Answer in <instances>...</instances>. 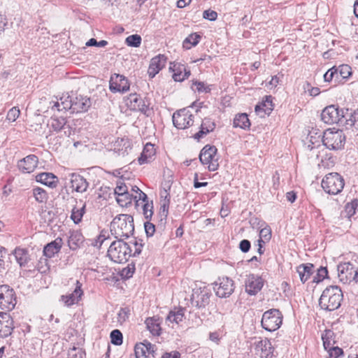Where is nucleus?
I'll return each instance as SVG.
<instances>
[{
	"instance_id": "f257e3e1",
	"label": "nucleus",
	"mask_w": 358,
	"mask_h": 358,
	"mask_svg": "<svg viewBox=\"0 0 358 358\" xmlns=\"http://www.w3.org/2000/svg\"><path fill=\"white\" fill-rule=\"evenodd\" d=\"M51 106L52 110L67 111L71 110L72 113H81L87 111L90 106V98L78 94H63L59 99L52 101Z\"/></svg>"
},
{
	"instance_id": "f03ea898",
	"label": "nucleus",
	"mask_w": 358,
	"mask_h": 358,
	"mask_svg": "<svg viewBox=\"0 0 358 358\" xmlns=\"http://www.w3.org/2000/svg\"><path fill=\"white\" fill-rule=\"evenodd\" d=\"M110 233L117 239L127 238L134 231L133 217L127 214L117 215L110 223Z\"/></svg>"
},
{
	"instance_id": "7ed1b4c3",
	"label": "nucleus",
	"mask_w": 358,
	"mask_h": 358,
	"mask_svg": "<svg viewBox=\"0 0 358 358\" xmlns=\"http://www.w3.org/2000/svg\"><path fill=\"white\" fill-rule=\"evenodd\" d=\"M343 292L336 285L327 287L320 296L319 305L322 309L333 311L341 306L343 300Z\"/></svg>"
},
{
	"instance_id": "20e7f679",
	"label": "nucleus",
	"mask_w": 358,
	"mask_h": 358,
	"mask_svg": "<svg viewBox=\"0 0 358 358\" xmlns=\"http://www.w3.org/2000/svg\"><path fill=\"white\" fill-rule=\"evenodd\" d=\"M131 246L123 240L117 239L110 245L108 250V257L114 262L122 264L128 261L131 257Z\"/></svg>"
},
{
	"instance_id": "39448f33",
	"label": "nucleus",
	"mask_w": 358,
	"mask_h": 358,
	"mask_svg": "<svg viewBox=\"0 0 358 358\" xmlns=\"http://www.w3.org/2000/svg\"><path fill=\"white\" fill-rule=\"evenodd\" d=\"M345 142V136L342 130L329 129L323 133L322 143L329 150H340Z\"/></svg>"
},
{
	"instance_id": "423d86ee",
	"label": "nucleus",
	"mask_w": 358,
	"mask_h": 358,
	"mask_svg": "<svg viewBox=\"0 0 358 358\" xmlns=\"http://www.w3.org/2000/svg\"><path fill=\"white\" fill-rule=\"evenodd\" d=\"M344 179L338 173L327 174L322 181L323 189L329 194H338L343 189Z\"/></svg>"
},
{
	"instance_id": "0eeeda50",
	"label": "nucleus",
	"mask_w": 358,
	"mask_h": 358,
	"mask_svg": "<svg viewBox=\"0 0 358 358\" xmlns=\"http://www.w3.org/2000/svg\"><path fill=\"white\" fill-rule=\"evenodd\" d=\"M282 322V315L278 309L273 308L266 311L262 318V326L268 331L280 328Z\"/></svg>"
},
{
	"instance_id": "6e6552de",
	"label": "nucleus",
	"mask_w": 358,
	"mask_h": 358,
	"mask_svg": "<svg viewBox=\"0 0 358 358\" xmlns=\"http://www.w3.org/2000/svg\"><path fill=\"white\" fill-rule=\"evenodd\" d=\"M321 119L326 124H343L348 121L343 109L339 110L334 105L327 106L321 113Z\"/></svg>"
},
{
	"instance_id": "1a4fd4ad",
	"label": "nucleus",
	"mask_w": 358,
	"mask_h": 358,
	"mask_svg": "<svg viewBox=\"0 0 358 358\" xmlns=\"http://www.w3.org/2000/svg\"><path fill=\"white\" fill-rule=\"evenodd\" d=\"M217 148L214 145H206L201 150L199 160L203 165H208V170L215 171L218 169V157Z\"/></svg>"
},
{
	"instance_id": "9d476101",
	"label": "nucleus",
	"mask_w": 358,
	"mask_h": 358,
	"mask_svg": "<svg viewBox=\"0 0 358 358\" xmlns=\"http://www.w3.org/2000/svg\"><path fill=\"white\" fill-rule=\"evenodd\" d=\"M17 303L16 295L13 289L7 285L0 286V308L8 311L12 310Z\"/></svg>"
},
{
	"instance_id": "9b49d317",
	"label": "nucleus",
	"mask_w": 358,
	"mask_h": 358,
	"mask_svg": "<svg viewBox=\"0 0 358 358\" xmlns=\"http://www.w3.org/2000/svg\"><path fill=\"white\" fill-rule=\"evenodd\" d=\"M210 289L206 287H199L193 289L191 302L193 306L201 308L206 307L210 302Z\"/></svg>"
},
{
	"instance_id": "f8f14e48",
	"label": "nucleus",
	"mask_w": 358,
	"mask_h": 358,
	"mask_svg": "<svg viewBox=\"0 0 358 358\" xmlns=\"http://www.w3.org/2000/svg\"><path fill=\"white\" fill-rule=\"evenodd\" d=\"M126 104L132 110L140 111L146 115H149L150 110L149 101L143 99L139 94H131L126 99Z\"/></svg>"
},
{
	"instance_id": "ddd939ff",
	"label": "nucleus",
	"mask_w": 358,
	"mask_h": 358,
	"mask_svg": "<svg viewBox=\"0 0 358 358\" xmlns=\"http://www.w3.org/2000/svg\"><path fill=\"white\" fill-rule=\"evenodd\" d=\"M172 119L174 126L179 129L188 128L194 123L193 115L187 108H182L175 112Z\"/></svg>"
},
{
	"instance_id": "4468645a",
	"label": "nucleus",
	"mask_w": 358,
	"mask_h": 358,
	"mask_svg": "<svg viewBox=\"0 0 358 358\" xmlns=\"http://www.w3.org/2000/svg\"><path fill=\"white\" fill-rule=\"evenodd\" d=\"M130 82L123 75L113 73L109 80V90L113 93L124 94L129 90Z\"/></svg>"
},
{
	"instance_id": "2eb2a0df",
	"label": "nucleus",
	"mask_w": 358,
	"mask_h": 358,
	"mask_svg": "<svg viewBox=\"0 0 358 358\" xmlns=\"http://www.w3.org/2000/svg\"><path fill=\"white\" fill-rule=\"evenodd\" d=\"M234 282L228 277L219 278L214 283L213 289L220 298L229 297L234 291Z\"/></svg>"
},
{
	"instance_id": "dca6fc26",
	"label": "nucleus",
	"mask_w": 358,
	"mask_h": 358,
	"mask_svg": "<svg viewBox=\"0 0 358 358\" xmlns=\"http://www.w3.org/2000/svg\"><path fill=\"white\" fill-rule=\"evenodd\" d=\"M337 270L340 280L343 283L348 282L351 279H355L358 275V271L355 270L353 265L350 262L340 264Z\"/></svg>"
},
{
	"instance_id": "f3484780",
	"label": "nucleus",
	"mask_w": 358,
	"mask_h": 358,
	"mask_svg": "<svg viewBox=\"0 0 358 358\" xmlns=\"http://www.w3.org/2000/svg\"><path fill=\"white\" fill-rule=\"evenodd\" d=\"M14 322L10 314L0 313V337L6 338L11 335L14 329Z\"/></svg>"
},
{
	"instance_id": "a211bd4d",
	"label": "nucleus",
	"mask_w": 358,
	"mask_h": 358,
	"mask_svg": "<svg viewBox=\"0 0 358 358\" xmlns=\"http://www.w3.org/2000/svg\"><path fill=\"white\" fill-rule=\"evenodd\" d=\"M156 346L148 341L136 345L134 352L136 358H150L155 357Z\"/></svg>"
},
{
	"instance_id": "6ab92c4d",
	"label": "nucleus",
	"mask_w": 358,
	"mask_h": 358,
	"mask_svg": "<svg viewBox=\"0 0 358 358\" xmlns=\"http://www.w3.org/2000/svg\"><path fill=\"white\" fill-rule=\"evenodd\" d=\"M263 279L255 274H250L245 280V291L250 295H255L262 288Z\"/></svg>"
},
{
	"instance_id": "aec40b11",
	"label": "nucleus",
	"mask_w": 358,
	"mask_h": 358,
	"mask_svg": "<svg viewBox=\"0 0 358 358\" xmlns=\"http://www.w3.org/2000/svg\"><path fill=\"white\" fill-rule=\"evenodd\" d=\"M81 287L82 283H80L78 280H76V288L73 292L69 294L62 295L61 296V301L64 302L65 306L69 307L78 303V301L81 299L82 296L83 295V291Z\"/></svg>"
},
{
	"instance_id": "412c9836",
	"label": "nucleus",
	"mask_w": 358,
	"mask_h": 358,
	"mask_svg": "<svg viewBox=\"0 0 358 358\" xmlns=\"http://www.w3.org/2000/svg\"><path fill=\"white\" fill-rule=\"evenodd\" d=\"M166 57L164 55H158L153 57L150 62L148 70L149 76L154 78L166 65Z\"/></svg>"
},
{
	"instance_id": "4be33fe9",
	"label": "nucleus",
	"mask_w": 358,
	"mask_h": 358,
	"mask_svg": "<svg viewBox=\"0 0 358 358\" xmlns=\"http://www.w3.org/2000/svg\"><path fill=\"white\" fill-rule=\"evenodd\" d=\"M169 69L173 71V78L176 82H182L190 76V71L180 63H171Z\"/></svg>"
},
{
	"instance_id": "5701e85b",
	"label": "nucleus",
	"mask_w": 358,
	"mask_h": 358,
	"mask_svg": "<svg viewBox=\"0 0 358 358\" xmlns=\"http://www.w3.org/2000/svg\"><path fill=\"white\" fill-rule=\"evenodd\" d=\"M38 157L34 155H30L18 162V167L24 173H31L36 168Z\"/></svg>"
},
{
	"instance_id": "b1692460",
	"label": "nucleus",
	"mask_w": 358,
	"mask_h": 358,
	"mask_svg": "<svg viewBox=\"0 0 358 358\" xmlns=\"http://www.w3.org/2000/svg\"><path fill=\"white\" fill-rule=\"evenodd\" d=\"M70 182L71 188L77 192H85L89 186L87 181L81 176L77 173H70Z\"/></svg>"
},
{
	"instance_id": "393cba45",
	"label": "nucleus",
	"mask_w": 358,
	"mask_h": 358,
	"mask_svg": "<svg viewBox=\"0 0 358 358\" xmlns=\"http://www.w3.org/2000/svg\"><path fill=\"white\" fill-rule=\"evenodd\" d=\"M36 180L51 188L57 187L58 180L56 176L52 173L43 172L35 176Z\"/></svg>"
},
{
	"instance_id": "a878e982",
	"label": "nucleus",
	"mask_w": 358,
	"mask_h": 358,
	"mask_svg": "<svg viewBox=\"0 0 358 358\" xmlns=\"http://www.w3.org/2000/svg\"><path fill=\"white\" fill-rule=\"evenodd\" d=\"M215 128V123L210 118L206 117L202 120L200 130L194 134V138L199 140Z\"/></svg>"
},
{
	"instance_id": "bb28decb",
	"label": "nucleus",
	"mask_w": 358,
	"mask_h": 358,
	"mask_svg": "<svg viewBox=\"0 0 358 358\" xmlns=\"http://www.w3.org/2000/svg\"><path fill=\"white\" fill-rule=\"evenodd\" d=\"M273 109L272 103V97L271 96H266L259 104L255 106V112L260 116L269 115Z\"/></svg>"
},
{
	"instance_id": "cd10ccee",
	"label": "nucleus",
	"mask_w": 358,
	"mask_h": 358,
	"mask_svg": "<svg viewBox=\"0 0 358 358\" xmlns=\"http://www.w3.org/2000/svg\"><path fill=\"white\" fill-rule=\"evenodd\" d=\"M256 350L259 352V356L261 358H270L273 352V348L270 342L267 339L260 341L257 345Z\"/></svg>"
},
{
	"instance_id": "c85d7f7f",
	"label": "nucleus",
	"mask_w": 358,
	"mask_h": 358,
	"mask_svg": "<svg viewBox=\"0 0 358 358\" xmlns=\"http://www.w3.org/2000/svg\"><path fill=\"white\" fill-rule=\"evenodd\" d=\"M62 245V240L60 238H56L54 241L47 244L44 249L43 253L47 257H52L55 254L59 252Z\"/></svg>"
},
{
	"instance_id": "c756f323",
	"label": "nucleus",
	"mask_w": 358,
	"mask_h": 358,
	"mask_svg": "<svg viewBox=\"0 0 358 358\" xmlns=\"http://www.w3.org/2000/svg\"><path fill=\"white\" fill-rule=\"evenodd\" d=\"M184 318V312L182 309L177 310H171L166 318V323L171 328L174 324H178Z\"/></svg>"
},
{
	"instance_id": "7c9ffc66",
	"label": "nucleus",
	"mask_w": 358,
	"mask_h": 358,
	"mask_svg": "<svg viewBox=\"0 0 358 358\" xmlns=\"http://www.w3.org/2000/svg\"><path fill=\"white\" fill-rule=\"evenodd\" d=\"M84 241L82 234L78 231L71 232L68 240V245L71 250L79 248Z\"/></svg>"
},
{
	"instance_id": "2f4dec72",
	"label": "nucleus",
	"mask_w": 358,
	"mask_h": 358,
	"mask_svg": "<svg viewBox=\"0 0 358 358\" xmlns=\"http://www.w3.org/2000/svg\"><path fill=\"white\" fill-rule=\"evenodd\" d=\"M155 154V149L154 145L151 143L145 144L141 156L138 157V163L143 164L150 162Z\"/></svg>"
},
{
	"instance_id": "473e14b6",
	"label": "nucleus",
	"mask_w": 358,
	"mask_h": 358,
	"mask_svg": "<svg viewBox=\"0 0 358 358\" xmlns=\"http://www.w3.org/2000/svg\"><path fill=\"white\" fill-rule=\"evenodd\" d=\"M170 194L165 187H162L160 190V210L161 213L165 217L167 216L170 204Z\"/></svg>"
},
{
	"instance_id": "72a5a7b5",
	"label": "nucleus",
	"mask_w": 358,
	"mask_h": 358,
	"mask_svg": "<svg viewBox=\"0 0 358 358\" xmlns=\"http://www.w3.org/2000/svg\"><path fill=\"white\" fill-rule=\"evenodd\" d=\"M297 273L301 281L304 283L313 273V265L312 264H301L297 267Z\"/></svg>"
},
{
	"instance_id": "f704fd0d",
	"label": "nucleus",
	"mask_w": 358,
	"mask_h": 358,
	"mask_svg": "<svg viewBox=\"0 0 358 358\" xmlns=\"http://www.w3.org/2000/svg\"><path fill=\"white\" fill-rule=\"evenodd\" d=\"M14 255L20 266H26L29 260L27 250L23 248H17L14 251Z\"/></svg>"
},
{
	"instance_id": "c9c22d12",
	"label": "nucleus",
	"mask_w": 358,
	"mask_h": 358,
	"mask_svg": "<svg viewBox=\"0 0 358 358\" xmlns=\"http://www.w3.org/2000/svg\"><path fill=\"white\" fill-rule=\"evenodd\" d=\"M250 126V122L246 113L236 115L234 119V127L241 129H247Z\"/></svg>"
},
{
	"instance_id": "e433bc0d",
	"label": "nucleus",
	"mask_w": 358,
	"mask_h": 358,
	"mask_svg": "<svg viewBox=\"0 0 358 358\" xmlns=\"http://www.w3.org/2000/svg\"><path fill=\"white\" fill-rule=\"evenodd\" d=\"M85 203H82L81 206H75L71 210V219L75 224H78L81 222L83 215L85 213Z\"/></svg>"
},
{
	"instance_id": "4c0bfd02",
	"label": "nucleus",
	"mask_w": 358,
	"mask_h": 358,
	"mask_svg": "<svg viewBox=\"0 0 358 358\" xmlns=\"http://www.w3.org/2000/svg\"><path fill=\"white\" fill-rule=\"evenodd\" d=\"M145 324L148 329L152 335L158 336L160 334L161 327L158 320L154 317L148 318L145 320Z\"/></svg>"
},
{
	"instance_id": "58836bf2",
	"label": "nucleus",
	"mask_w": 358,
	"mask_h": 358,
	"mask_svg": "<svg viewBox=\"0 0 358 358\" xmlns=\"http://www.w3.org/2000/svg\"><path fill=\"white\" fill-rule=\"evenodd\" d=\"M66 123V120L64 117H57L53 116L51 117V119L48 123V125H50V128L53 131L58 132L62 129V128L64 127Z\"/></svg>"
},
{
	"instance_id": "ea45409f",
	"label": "nucleus",
	"mask_w": 358,
	"mask_h": 358,
	"mask_svg": "<svg viewBox=\"0 0 358 358\" xmlns=\"http://www.w3.org/2000/svg\"><path fill=\"white\" fill-rule=\"evenodd\" d=\"M201 39V36L196 33L189 34L183 41L182 46L184 48L189 50L193 46H196Z\"/></svg>"
},
{
	"instance_id": "a19ab883",
	"label": "nucleus",
	"mask_w": 358,
	"mask_h": 358,
	"mask_svg": "<svg viewBox=\"0 0 358 358\" xmlns=\"http://www.w3.org/2000/svg\"><path fill=\"white\" fill-rule=\"evenodd\" d=\"M333 336L334 332L331 330H325L322 334L323 345L325 350L334 347Z\"/></svg>"
},
{
	"instance_id": "79ce46f5",
	"label": "nucleus",
	"mask_w": 358,
	"mask_h": 358,
	"mask_svg": "<svg viewBox=\"0 0 358 358\" xmlns=\"http://www.w3.org/2000/svg\"><path fill=\"white\" fill-rule=\"evenodd\" d=\"M32 195L38 203H45L48 199L46 191L38 187L32 189Z\"/></svg>"
},
{
	"instance_id": "37998d69",
	"label": "nucleus",
	"mask_w": 358,
	"mask_h": 358,
	"mask_svg": "<svg viewBox=\"0 0 358 358\" xmlns=\"http://www.w3.org/2000/svg\"><path fill=\"white\" fill-rule=\"evenodd\" d=\"M357 206L358 200L355 199L345 205V209L342 213L343 214L344 216L350 218L355 214V210Z\"/></svg>"
},
{
	"instance_id": "c03bdc74",
	"label": "nucleus",
	"mask_w": 358,
	"mask_h": 358,
	"mask_svg": "<svg viewBox=\"0 0 358 358\" xmlns=\"http://www.w3.org/2000/svg\"><path fill=\"white\" fill-rule=\"evenodd\" d=\"M109 238L108 233L106 231H102L101 234L92 241V245L100 248L103 243Z\"/></svg>"
},
{
	"instance_id": "a18cd8bd",
	"label": "nucleus",
	"mask_w": 358,
	"mask_h": 358,
	"mask_svg": "<svg viewBox=\"0 0 358 358\" xmlns=\"http://www.w3.org/2000/svg\"><path fill=\"white\" fill-rule=\"evenodd\" d=\"M336 74L340 78H348L352 73L351 67L347 64H343L336 68Z\"/></svg>"
},
{
	"instance_id": "49530a36",
	"label": "nucleus",
	"mask_w": 358,
	"mask_h": 358,
	"mask_svg": "<svg viewBox=\"0 0 358 358\" xmlns=\"http://www.w3.org/2000/svg\"><path fill=\"white\" fill-rule=\"evenodd\" d=\"M133 193L127 192L120 196H117L116 201L121 206H127L130 204L133 200Z\"/></svg>"
},
{
	"instance_id": "de8ad7c7",
	"label": "nucleus",
	"mask_w": 358,
	"mask_h": 358,
	"mask_svg": "<svg viewBox=\"0 0 358 358\" xmlns=\"http://www.w3.org/2000/svg\"><path fill=\"white\" fill-rule=\"evenodd\" d=\"M271 238V229L268 226L263 227L259 231L258 243L268 242Z\"/></svg>"
},
{
	"instance_id": "09e8293b",
	"label": "nucleus",
	"mask_w": 358,
	"mask_h": 358,
	"mask_svg": "<svg viewBox=\"0 0 358 358\" xmlns=\"http://www.w3.org/2000/svg\"><path fill=\"white\" fill-rule=\"evenodd\" d=\"M141 43V37L139 35L134 34L126 38V43L131 47H139Z\"/></svg>"
},
{
	"instance_id": "8fccbe9b",
	"label": "nucleus",
	"mask_w": 358,
	"mask_h": 358,
	"mask_svg": "<svg viewBox=\"0 0 358 358\" xmlns=\"http://www.w3.org/2000/svg\"><path fill=\"white\" fill-rule=\"evenodd\" d=\"M143 208V213L146 219L150 218L153 214L152 208V202H149L148 200H147L145 202H143V203L141 204Z\"/></svg>"
},
{
	"instance_id": "3c124183",
	"label": "nucleus",
	"mask_w": 358,
	"mask_h": 358,
	"mask_svg": "<svg viewBox=\"0 0 358 358\" xmlns=\"http://www.w3.org/2000/svg\"><path fill=\"white\" fill-rule=\"evenodd\" d=\"M111 343L115 345H120L122 343V334L118 329H115L110 333Z\"/></svg>"
},
{
	"instance_id": "603ef678",
	"label": "nucleus",
	"mask_w": 358,
	"mask_h": 358,
	"mask_svg": "<svg viewBox=\"0 0 358 358\" xmlns=\"http://www.w3.org/2000/svg\"><path fill=\"white\" fill-rule=\"evenodd\" d=\"M328 352V357L326 358H339L343 355V350L337 346L326 350Z\"/></svg>"
},
{
	"instance_id": "864d4df0",
	"label": "nucleus",
	"mask_w": 358,
	"mask_h": 358,
	"mask_svg": "<svg viewBox=\"0 0 358 358\" xmlns=\"http://www.w3.org/2000/svg\"><path fill=\"white\" fill-rule=\"evenodd\" d=\"M327 275L328 271L327 268L320 267V268L317 270V273L316 276L314 277L313 282H320L322 281L324 278H326L327 277Z\"/></svg>"
},
{
	"instance_id": "5fc2aeb1",
	"label": "nucleus",
	"mask_w": 358,
	"mask_h": 358,
	"mask_svg": "<svg viewBox=\"0 0 358 358\" xmlns=\"http://www.w3.org/2000/svg\"><path fill=\"white\" fill-rule=\"evenodd\" d=\"M336 67L334 66L329 69L324 75V80L326 82H330L335 77L336 80H338V76H337L336 73Z\"/></svg>"
},
{
	"instance_id": "6e6d98bb",
	"label": "nucleus",
	"mask_w": 358,
	"mask_h": 358,
	"mask_svg": "<svg viewBox=\"0 0 358 358\" xmlns=\"http://www.w3.org/2000/svg\"><path fill=\"white\" fill-rule=\"evenodd\" d=\"M133 199L135 200L136 203V206H140V204L143 203L148 200V196L146 194H145L142 190L138 192V194H133Z\"/></svg>"
},
{
	"instance_id": "4d7b16f0",
	"label": "nucleus",
	"mask_w": 358,
	"mask_h": 358,
	"mask_svg": "<svg viewBox=\"0 0 358 358\" xmlns=\"http://www.w3.org/2000/svg\"><path fill=\"white\" fill-rule=\"evenodd\" d=\"M20 113V110L17 107H13L8 112L6 118L9 121L14 122L19 117Z\"/></svg>"
},
{
	"instance_id": "13d9d810",
	"label": "nucleus",
	"mask_w": 358,
	"mask_h": 358,
	"mask_svg": "<svg viewBox=\"0 0 358 358\" xmlns=\"http://www.w3.org/2000/svg\"><path fill=\"white\" fill-rule=\"evenodd\" d=\"M346 124L353 126L355 129H358V110L355 111L354 114H350V117L345 122Z\"/></svg>"
},
{
	"instance_id": "bf43d9fd",
	"label": "nucleus",
	"mask_w": 358,
	"mask_h": 358,
	"mask_svg": "<svg viewBox=\"0 0 358 358\" xmlns=\"http://www.w3.org/2000/svg\"><path fill=\"white\" fill-rule=\"evenodd\" d=\"M203 17L210 21H214L217 17V13L210 9L206 10L203 13Z\"/></svg>"
},
{
	"instance_id": "052dcab7",
	"label": "nucleus",
	"mask_w": 358,
	"mask_h": 358,
	"mask_svg": "<svg viewBox=\"0 0 358 358\" xmlns=\"http://www.w3.org/2000/svg\"><path fill=\"white\" fill-rule=\"evenodd\" d=\"M127 192H129L128 187L124 183L119 182L115 189V194L117 196H120Z\"/></svg>"
},
{
	"instance_id": "680f3d73",
	"label": "nucleus",
	"mask_w": 358,
	"mask_h": 358,
	"mask_svg": "<svg viewBox=\"0 0 358 358\" xmlns=\"http://www.w3.org/2000/svg\"><path fill=\"white\" fill-rule=\"evenodd\" d=\"M129 310L128 308H121L118 313V322H124L129 317Z\"/></svg>"
},
{
	"instance_id": "e2e57ef3",
	"label": "nucleus",
	"mask_w": 358,
	"mask_h": 358,
	"mask_svg": "<svg viewBox=\"0 0 358 358\" xmlns=\"http://www.w3.org/2000/svg\"><path fill=\"white\" fill-rule=\"evenodd\" d=\"M6 256V250L0 246V272L4 270L5 267V258Z\"/></svg>"
},
{
	"instance_id": "0e129e2a",
	"label": "nucleus",
	"mask_w": 358,
	"mask_h": 358,
	"mask_svg": "<svg viewBox=\"0 0 358 358\" xmlns=\"http://www.w3.org/2000/svg\"><path fill=\"white\" fill-rule=\"evenodd\" d=\"M193 85L199 92H208L210 89L203 82L195 81Z\"/></svg>"
},
{
	"instance_id": "69168bd1",
	"label": "nucleus",
	"mask_w": 358,
	"mask_h": 358,
	"mask_svg": "<svg viewBox=\"0 0 358 358\" xmlns=\"http://www.w3.org/2000/svg\"><path fill=\"white\" fill-rule=\"evenodd\" d=\"M145 231L148 236H152L155 231V227L150 222H145L144 224Z\"/></svg>"
},
{
	"instance_id": "338daca9",
	"label": "nucleus",
	"mask_w": 358,
	"mask_h": 358,
	"mask_svg": "<svg viewBox=\"0 0 358 358\" xmlns=\"http://www.w3.org/2000/svg\"><path fill=\"white\" fill-rule=\"evenodd\" d=\"M251 244L248 240H242L239 243V248L243 252H247L250 248Z\"/></svg>"
},
{
	"instance_id": "774afa93",
	"label": "nucleus",
	"mask_w": 358,
	"mask_h": 358,
	"mask_svg": "<svg viewBox=\"0 0 358 358\" xmlns=\"http://www.w3.org/2000/svg\"><path fill=\"white\" fill-rule=\"evenodd\" d=\"M132 243L134 245V252H133V250L131 251V256L135 257V256L138 255L141 252L143 244L141 243H138L137 241H135Z\"/></svg>"
}]
</instances>
